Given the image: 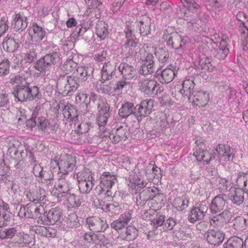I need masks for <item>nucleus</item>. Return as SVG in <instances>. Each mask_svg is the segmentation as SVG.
I'll use <instances>...</instances> for the list:
<instances>
[{"label":"nucleus","instance_id":"nucleus-1","mask_svg":"<svg viewBox=\"0 0 248 248\" xmlns=\"http://www.w3.org/2000/svg\"><path fill=\"white\" fill-rule=\"evenodd\" d=\"M10 83L15 85L13 93L19 101H30L41 98L39 88L36 86L30 87L24 76H14L10 78Z\"/></svg>","mask_w":248,"mask_h":248},{"label":"nucleus","instance_id":"nucleus-2","mask_svg":"<svg viewBox=\"0 0 248 248\" xmlns=\"http://www.w3.org/2000/svg\"><path fill=\"white\" fill-rule=\"evenodd\" d=\"M57 86L62 95L70 96L78 88L79 83L78 79L72 74L60 78Z\"/></svg>","mask_w":248,"mask_h":248},{"label":"nucleus","instance_id":"nucleus-3","mask_svg":"<svg viewBox=\"0 0 248 248\" xmlns=\"http://www.w3.org/2000/svg\"><path fill=\"white\" fill-rule=\"evenodd\" d=\"M78 186L80 193L88 194L90 193L95 185V179L93 173L89 170H83L78 172L77 175Z\"/></svg>","mask_w":248,"mask_h":248},{"label":"nucleus","instance_id":"nucleus-4","mask_svg":"<svg viewBox=\"0 0 248 248\" xmlns=\"http://www.w3.org/2000/svg\"><path fill=\"white\" fill-rule=\"evenodd\" d=\"M126 42L122 46L123 53L128 57L132 55H135L139 49L138 42L134 35L133 32L129 26H126L124 30Z\"/></svg>","mask_w":248,"mask_h":248},{"label":"nucleus","instance_id":"nucleus-5","mask_svg":"<svg viewBox=\"0 0 248 248\" xmlns=\"http://www.w3.org/2000/svg\"><path fill=\"white\" fill-rule=\"evenodd\" d=\"M63 219L62 210L59 207L51 208L46 215H43L40 218L41 224L53 225L61 223Z\"/></svg>","mask_w":248,"mask_h":248},{"label":"nucleus","instance_id":"nucleus-6","mask_svg":"<svg viewBox=\"0 0 248 248\" xmlns=\"http://www.w3.org/2000/svg\"><path fill=\"white\" fill-rule=\"evenodd\" d=\"M140 90L149 95H155L161 92L163 89L155 80L152 78H144L140 82Z\"/></svg>","mask_w":248,"mask_h":248},{"label":"nucleus","instance_id":"nucleus-7","mask_svg":"<svg viewBox=\"0 0 248 248\" xmlns=\"http://www.w3.org/2000/svg\"><path fill=\"white\" fill-rule=\"evenodd\" d=\"M58 180L55 184V187L61 193L65 195L73 188L74 177L68 174L58 173Z\"/></svg>","mask_w":248,"mask_h":248},{"label":"nucleus","instance_id":"nucleus-8","mask_svg":"<svg viewBox=\"0 0 248 248\" xmlns=\"http://www.w3.org/2000/svg\"><path fill=\"white\" fill-rule=\"evenodd\" d=\"M54 163L59 167V173L69 174V173L72 172L76 166V157L71 155H66L61 156L58 162Z\"/></svg>","mask_w":248,"mask_h":248},{"label":"nucleus","instance_id":"nucleus-9","mask_svg":"<svg viewBox=\"0 0 248 248\" xmlns=\"http://www.w3.org/2000/svg\"><path fill=\"white\" fill-rule=\"evenodd\" d=\"M60 59V54L58 52H52L46 55L44 57L38 60L34 63V68L36 70L42 72L48 67L55 64Z\"/></svg>","mask_w":248,"mask_h":248},{"label":"nucleus","instance_id":"nucleus-10","mask_svg":"<svg viewBox=\"0 0 248 248\" xmlns=\"http://www.w3.org/2000/svg\"><path fill=\"white\" fill-rule=\"evenodd\" d=\"M195 143L198 145L194 152V155L196 159L198 161H203L206 164L208 163L214 156L212 155L208 150L205 149V146L201 139H197L195 141Z\"/></svg>","mask_w":248,"mask_h":248},{"label":"nucleus","instance_id":"nucleus-11","mask_svg":"<svg viewBox=\"0 0 248 248\" xmlns=\"http://www.w3.org/2000/svg\"><path fill=\"white\" fill-rule=\"evenodd\" d=\"M154 107V101L152 99H147L142 101L140 104L137 105L134 107L133 115L137 117L139 120V117H144L149 115L152 112Z\"/></svg>","mask_w":248,"mask_h":248},{"label":"nucleus","instance_id":"nucleus-12","mask_svg":"<svg viewBox=\"0 0 248 248\" xmlns=\"http://www.w3.org/2000/svg\"><path fill=\"white\" fill-rule=\"evenodd\" d=\"M86 225L91 231L95 232H104L108 227L105 220L94 217L86 218Z\"/></svg>","mask_w":248,"mask_h":248},{"label":"nucleus","instance_id":"nucleus-13","mask_svg":"<svg viewBox=\"0 0 248 248\" xmlns=\"http://www.w3.org/2000/svg\"><path fill=\"white\" fill-rule=\"evenodd\" d=\"M232 217V213L228 210H224L220 213L212 215L210 218V223L214 227L219 228L228 223Z\"/></svg>","mask_w":248,"mask_h":248},{"label":"nucleus","instance_id":"nucleus-14","mask_svg":"<svg viewBox=\"0 0 248 248\" xmlns=\"http://www.w3.org/2000/svg\"><path fill=\"white\" fill-rule=\"evenodd\" d=\"M214 154L220 161L232 160L234 157L233 150L228 145L218 144Z\"/></svg>","mask_w":248,"mask_h":248},{"label":"nucleus","instance_id":"nucleus-15","mask_svg":"<svg viewBox=\"0 0 248 248\" xmlns=\"http://www.w3.org/2000/svg\"><path fill=\"white\" fill-rule=\"evenodd\" d=\"M46 33L45 29L35 22L32 23L29 27V34L33 42H40L46 35Z\"/></svg>","mask_w":248,"mask_h":248},{"label":"nucleus","instance_id":"nucleus-16","mask_svg":"<svg viewBox=\"0 0 248 248\" xmlns=\"http://www.w3.org/2000/svg\"><path fill=\"white\" fill-rule=\"evenodd\" d=\"M189 100L194 106L203 107L207 104L209 100V93L205 91L194 92L189 96Z\"/></svg>","mask_w":248,"mask_h":248},{"label":"nucleus","instance_id":"nucleus-17","mask_svg":"<svg viewBox=\"0 0 248 248\" xmlns=\"http://www.w3.org/2000/svg\"><path fill=\"white\" fill-rule=\"evenodd\" d=\"M27 199L35 203L43 201L46 197V192L44 189L35 186L26 191Z\"/></svg>","mask_w":248,"mask_h":248},{"label":"nucleus","instance_id":"nucleus-18","mask_svg":"<svg viewBox=\"0 0 248 248\" xmlns=\"http://www.w3.org/2000/svg\"><path fill=\"white\" fill-rule=\"evenodd\" d=\"M126 181L128 186L136 191L140 190L147 185L146 181L141 176L134 173L129 175Z\"/></svg>","mask_w":248,"mask_h":248},{"label":"nucleus","instance_id":"nucleus-19","mask_svg":"<svg viewBox=\"0 0 248 248\" xmlns=\"http://www.w3.org/2000/svg\"><path fill=\"white\" fill-rule=\"evenodd\" d=\"M232 183L234 186L238 187L248 195V174L243 172H238L235 178L232 179Z\"/></svg>","mask_w":248,"mask_h":248},{"label":"nucleus","instance_id":"nucleus-20","mask_svg":"<svg viewBox=\"0 0 248 248\" xmlns=\"http://www.w3.org/2000/svg\"><path fill=\"white\" fill-rule=\"evenodd\" d=\"M224 233L217 230H209L204 234V238L211 245H216L221 244L224 239Z\"/></svg>","mask_w":248,"mask_h":248},{"label":"nucleus","instance_id":"nucleus-21","mask_svg":"<svg viewBox=\"0 0 248 248\" xmlns=\"http://www.w3.org/2000/svg\"><path fill=\"white\" fill-rule=\"evenodd\" d=\"M207 207L203 204H200L193 207L188 215V220L191 223L202 220L207 211Z\"/></svg>","mask_w":248,"mask_h":248},{"label":"nucleus","instance_id":"nucleus-22","mask_svg":"<svg viewBox=\"0 0 248 248\" xmlns=\"http://www.w3.org/2000/svg\"><path fill=\"white\" fill-rule=\"evenodd\" d=\"M154 56L151 54H147L140 69V73L142 75L151 74L155 71Z\"/></svg>","mask_w":248,"mask_h":248},{"label":"nucleus","instance_id":"nucleus-23","mask_svg":"<svg viewBox=\"0 0 248 248\" xmlns=\"http://www.w3.org/2000/svg\"><path fill=\"white\" fill-rule=\"evenodd\" d=\"M244 193L238 187L232 186L228 194V199L237 205H241L244 201Z\"/></svg>","mask_w":248,"mask_h":248},{"label":"nucleus","instance_id":"nucleus-24","mask_svg":"<svg viewBox=\"0 0 248 248\" xmlns=\"http://www.w3.org/2000/svg\"><path fill=\"white\" fill-rule=\"evenodd\" d=\"M100 187L102 190L111 188L117 182L115 175L109 172L105 171L100 176Z\"/></svg>","mask_w":248,"mask_h":248},{"label":"nucleus","instance_id":"nucleus-25","mask_svg":"<svg viewBox=\"0 0 248 248\" xmlns=\"http://www.w3.org/2000/svg\"><path fill=\"white\" fill-rule=\"evenodd\" d=\"M27 17L21 13L15 14L13 16L12 27L16 31H22L28 25Z\"/></svg>","mask_w":248,"mask_h":248},{"label":"nucleus","instance_id":"nucleus-26","mask_svg":"<svg viewBox=\"0 0 248 248\" xmlns=\"http://www.w3.org/2000/svg\"><path fill=\"white\" fill-rule=\"evenodd\" d=\"M132 218V213L129 211H125L121 215L119 218L113 221L110 224L111 227L116 230H119L124 227L130 221Z\"/></svg>","mask_w":248,"mask_h":248},{"label":"nucleus","instance_id":"nucleus-27","mask_svg":"<svg viewBox=\"0 0 248 248\" xmlns=\"http://www.w3.org/2000/svg\"><path fill=\"white\" fill-rule=\"evenodd\" d=\"M118 69L125 79H132L136 77L137 72L135 68L127 63H121Z\"/></svg>","mask_w":248,"mask_h":248},{"label":"nucleus","instance_id":"nucleus-28","mask_svg":"<svg viewBox=\"0 0 248 248\" xmlns=\"http://www.w3.org/2000/svg\"><path fill=\"white\" fill-rule=\"evenodd\" d=\"M163 38L166 42L167 45L170 48L176 47V48H178V47H182L181 44L179 46L177 45L179 41H182V39L177 32L170 33L168 29H167L165 31Z\"/></svg>","mask_w":248,"mask_h":248},{"label":"nucleus","instance_id":"nucleus-29","mask_svg":"<svg viewBox=\"0 0 248 248\" xmlns=\"http://www.w3.org/2000/svg\"><path fill=\"white\" fill-rule=\"evenodd\" d=\"M147 213L150 215L149 217L153 229H157L158 227L163 226L164 222V216L158 214L156 210L153 209H149Z\"/></svg>","mask_w":248,"mask_h":248},{"label":"nucleus","instance_id":"nucleus-30","mask_svg":"<svg viewBox=\"0 0 248 248\" xmlns=\"http://www.w3.org/2000/svg\"><path fill=\"white\" fill-rule=\"evenodd\" d=\"M81 238L85 242L90 243L98 244L104 243L106 241V237L103 234L93 232H84L81 235Z\"/></svg>","mask_w":248,"mask_h":248},{"label":"nucleus","instance_id":"nucleus-31","mask_svg":"<svg viewBox=\"0 0 248 248\" xmlns=\"http://www.w3.org/2000/svg\"><path fill=\"white\" fill-rule=\"evenodd\" d=\"M109 139L114 144L125 141L127 139L126 131L122 126H121L112 130L111 134L109 136Z\"/></svg>","mask_w":248,"mask_h":248},{"label":"nucleus","instance_id":"nucleus-32","mask_svg":"<svg viewBox=\"0 0 248 248\" xmlns=\"http://www.w3.org/2000/svg\"><path fill=\"white\" fill-rule=\"evenodd\" d=\"M226 202L222 195L216 196L210 205V210L212 213H217L223 210L225 206Z\"/></svg>","mask_w":248,"mask_h":248},{"label":"nucleus","instance_id":"nucleus-33","mask_svg":"<svg viewBox=\"0 0 248 248\" xmlns=\"http://www.w3.org/2000/svg\"><path fill=\"white\" fill-rule=\"evenodd\" d=\"M115 66L114 63L108 62H105L101 71V79L103 80H109L114 74Z\"/></svg>","mask_w":248,"mask_h":248},{"label":"nucleus","instance_id":"nucleus-34","mask_svg":"<svg viewBox=\"0 0 248 248\" xmlns=\"http://www.w3.org/2000/svg\"><path fill=\"white\" fill-rule=\"evenodd\" d=\"M100 105H98L99 113L97 118V123L99 127L106 125L107 123L109 114L108 112V108L107 104L104 105L101 108Z\"/></svg>","mask_w":248,"mask_h":248},{"label":"nucleus","instance_id":"nucleus-35","mask_svg":"<svg viewBox=\"0 0 248 248\" xmlns=\"http://www.w3.org/2000/svg\"><path fill=\"white\" fill-rule=\"evenodd\" d=\"M156 189L155 187H147L140 192L137 196V201L140 200L143 203L140 202V204H144L145 202H147L149 199H152L155 196L153 193H155Z\"/></svg>","mask_w":248,"mask_h":248},{"label":"nucleus","instance_id":"nucleus-36","mask_svg":"<svg viewBox=\"0 0 248 248\" xmlns=\"http://www.w3.org/2000/svg\"><path fill=\"white\" fill-rule=\"evenodd\" d=\"M228 40L222 38L221 40L218 48L215 51V56L219 59L224 60L229 53V50L227 47Z\"/></svg>","mask_w":248,"mask_h":248},{"label":"nucleus","instance_id":"nucleus-37","mask_svg":"<svg viewBox=\"0 0 248 248\" xmlns=\"http://www.w3.org/2000/svg\"><path fill=\"white\" fill-rule=\"evenodd\" d=\"M199 66L203 71L212 72L214 66L211 64V59L202 54L199 58Z\"/></svg>","mask_w":248,"mask_h":248},{"label":"nucleus","instance_id":"nucleus-38","mask_svg":"<svg viewBox=\"0 0 248 248\" xmlns=\"http://www.w3.org/2000/svg\"><path fill=\"white\" fill-rule=\"evenodd\" d=\"M66 196V203L65 204L68 208L79 207L83 202L81 196H77L74 194L70 193L65 195Z\"/></svg>","mask_w":248,"mask_h":248},{"label":"nucleus","instance_id":"nucleus-39","mask_svg":"<svg viewBox=\"0 0 248 248\" xmlns=\"http://www.w3.org/2000/svg\"><path fill=\"white\" fill-rule=\"evenodd\" d=\"M2 47L7 52H13L17 49L18 44L14 38L7 35L3 41Z\"/></svg>","mask_w":248,"mask_h":248},{"label":"nucleus","instance_id":"nucleus-40","mask_svg":"<svg viewBox=\"0 0 248 248\" xmlns=\"http://www.w3.org/2000/svg\"><path fill=\"white\" fill-rule=\"evenodd\" d=\"M183 89L180 91L182 94L191 95L195 87L194 78L192 77H186L182 83Z\"/></svg>","mask_w":248,"mask_h":248},{"label":"nucleus","instance_id":"nucleus-41","mask_svg":"<svg viewBox=\"0 0 248 248\" xmlns=\"http://www.w3.org/2000/svg\"><path fill=\"white\" fill-rule=\"evenodd\" d=\"M137 26L139 28L140 33L141 35L145 36L150 33L151 21L149 17H144L137 22Z\"/></svg>","mask_w":248,"mask_h":248},{"label":"nucleus","instance_id":"nucleus-42","mask_svg":"<svg viewBox=\"0 0 248 248\" xmlns=\"http://www.w3.org/2000/svg\"><path fill=\"white\" fill-rule=\"evenodd\" d=\"M108 26L106 22L103 21H98L96 25V34L100 40H104L108 34Z\"/></svg>","mask_w":248,"mask_h":248},{"label":"nucleus","instance_id":"nucleus-43","mask_svg":"<svg viewBox=\"0 0 248 248\" xmlns=\"http://www.w3.org/2000/svg\"><path fill=\"white\" fill-rule=\"evenodd\" d=\"M32 239L33 237L31 235L22 231L17 232L14 238L16 243L19 244H29Z\"/></svg>","mask_w":248,"mask_h":248},{"label":"nucleus","instance_id":"nucleus-44","mask_svg":"<svg viewBox=\"0 0 248 248\" xmlns=\"http://www.w3.org/2000/svg\"><path fill=\"white\" fill-rule=\"evenodd\" d=\"M64 117L70 121H76L78 118L77 111L73 106L67 105L65 106L62 110Z\"/></svg>","mask_w":248,"mask_h":248},{"label":"nucleus","instance_id":"nucleus-45","mask_svg":"<svg viewBox=\"0 0 248 248\" xmlns=\"http://www.w3.org/2000/svg\"><path fill=\"white\" fill-rule=\"evenodd\" d=\"M30 214L31 216H32L33 218H38V222L41 224L40 218L45 214V211L43 206L39 204L38 206H31L29 207Z\"/></svg>","mask_w":248,"mask_h":248},{"label":"nucleus","instance_id":"nucleus-46","mask_svg":"<svg viewBox=\"0 0 248 248\" xmlns=\"http://www.w3.org/2000/svg\"><path fill=\"white\" fill-rule=\"evenodd\" d=\"M244 243L243 240L238 237L229 238L224 244V248H244Z\"/></svg>","mask_w":248,"mask_h":248},{"label":"nucleus","instance_id":"nucleus-47","mask_svg":"<svg viewBox=\"0 0 248 248\" xmlns=\"http://www.w3.org/2000/svg\"><path fill=\"white\" fill-rule=\"evenodd\" d=\"M89 68L86 66H78L72 74L78 79L86 80L87 77L90 76Z\"/></svg>","mask_w":248,"mask_h":248},{"label":"nucleus","instance_id":"nucleus-48","mask_svg":"<svg viewBox=\"0 0 248 248\" xmlns=\"http://www.w3.org/2000/svg\"><path fill=\"white\" fill-rule=\"evenodd\" d=\"M134 105L132 103L126 102L123 104L119 110V115L122 118H126L131 114H133Z\"/></svg>","mask_w":248,"mask_h":248},{"label":"nucleus","instance_id":"nucleus-49","mask_svg":"<svg viewBox=\"0 0 248 248\" xmlns=\"http://www.w3.org/2000/svg\"><path fill=\"white\" fill-rule=\"evenodd\" d=\"M138 236V230L132 226H128L124 233L121 234L122 237L126 240L131 241L135 239Z\"/></svg>","mask_w":248,"mask_h":248},{"label":"nucleus","instance_id":"nucleus-50","mask_svg":"<svg viewBox=\"0 0 248 248\" xmlns=\"http://www.w3.org/2000/svg\"><path fill=\"white\" fill-rule=\"evenodd\" d=\"M175 76L174 72L170 68L164 69L161 73V78H159L162 84L168 83L171 82Z\"/></svg>","mask_w":248,"mask_h":248},{"label":"nucleus","instance_id":"nucleus-51","mask_svg":"<svg viewBox=\"0 0 248 248\" xmlns=\"http://www.w3.org/2000/svg\"><path fill=\"white\" fill-rule=\"evenodd\" d=\"M108 80H103L101 78L100 80L98 81L95 86L96 90L102 93H109L111 90L112 87L110 85V82L108 83L107 81Z\"/></svg>","mask_w":248,"mask_h":248},{"label":"nucleus","instance_id":"nucleus-52","mask_svg":"<svg viewBox=\"0 0 248 248\" xmlns=\"http://www.w3.org/2000/svg\"><path fill=\"white\" fill-rule=\"evenodd\" d=\"M17 232L16 227L1 229L0 230V239L1 240L11 239Z\"/></svg>","mask_w":248,"mask_h":248},{"label":"nucleus","instance_id":"nucleus-53","mask_svg":"<svg viewBox=\"0 0 248 248\" xmlns=\"http://www.w3.org/2000/svg\"><path fill=\"white\" fill-rule=\"evenodd\" d=\"M188 202L186 196H182L176 198L173 201L172 205L178 211H182L187 207Z\"/></svg>","mask_w":248,"mask_h":248},{"label":"nucleus","instance_id":"nucleus-54","mask_svg":"<svg viewBox=\"0 0 248 248\" xmlns=\"http://www.w3.org/2000/svg\"><path fill=\"white\" fill-rule=\"evenodd\" d=\"M102 209L105 212H109L112 214H118L120 212L121 207L119 203L115 202L113 203L103 204Z\"/></svg>","mask_w":248,"mask_h":248},{"label":"nucleus","instance_id":"nucleus-55","mask_svg":"<svg viewBox=\"0 0 248 248\" xmlns=\"http://www.w3.org/2000/svg\"><path fill=\"white\" fill-rule=\"evenodd\" d=\"M37 54L34 48H30L23 54L22 61L25 63H31L36 58Z\"/></svg>","mask_w":248,"mask_h":248},{"label":"nucleus","instance_id":"nucleus-56","mask_svg":"<svg viewBox=\"0 0 248 248\" xmlns=\"http://www.w3.org/2000/svg\"><path fill=\"white\" fill-rule=\"evenodd\" d=\"M77 68V63L73 59L67 60L62 66V69L67 74Z\"/></svg>","mask_w":248,"mask_h":248},{"label":"nucleus","instance_id":"nucleus-57","mask_svg":"<svg viewBox=\"0 0 248 248\" xmlns=\"http://www.w3.org/2000/svg\"><path fill=\"white\" fill-rule=\"evenodd\" d=\"M21 146V143L18 141L13 139L11 140L8 144V152L12 155L13 153L14 155H16L18 151V148Z\"/></svg>","mask_w":248,"mask_h":248},{"label":"nucleus","instance_id":"nucleus-58","mask_svg":"<svg viewBox=\"0 0 248 248\" xmlns=\"http://www.w3.org/2000/svg\"><path fill=\"white\" fill-rule=\"evenodd\" d=\"M10 62L8 59H4L0 63V76H4L9 72Z\"/></svg>","mask_w":248,"mask_h":248},{"label":"nucleus","instance_id":"nucleus-59","mask_svg":"<svg viewBox=\"0 0 248 248\" xmlns=\"http://www.w3.org/2000/svg\"><path fill=\"white\" fill-rule=\"evenodd\" d=\"M155 55L162 63L165 62L169 58V53L165 49H159L156 51Z\"/></svg>","mask_w":248,"mask_h":248},{"label":"nucleus","instance_id":"nucleus-60","mask_svg":"<svg viewBox=\"0 0 248 248\" xmlns=\"http://www.w3.org/2000/svg\"><path fill=\"white\" fill-rule=\"evenodd\" d=\"M49 125L50 123L46 121L45 117H41L38 118L35 125H37L40 129L44 130L49 127Z\"/></svg>","mask_w":248,"mask_h":248},{"label":"nucleus","instance_id":"nucleus-61","mask_svg":"<svg viewBox=\"0 0 248 248\" xmlns=\"http://www.w3.org/2000/svg\"><path fill=\"white\" fill-rule=\"evenodd\" d=\"M181 1L184 7L188 8L189 10L198 9L200 6L196 3L194 0H181Z\"/></svg>","mask_w":248,"mask_h":248},{"label":"nucleus","instance_id":"nucleus-62","mask_svg":"<svg viewBox=\"0 0 248 248\" xmlns=\"http://www.w3.org/2000/svg\"><path fill=\"white\" fill-rule=\"evenodd\" d=\"M176 224L175 220L172 217H170L166 221L164 220L162 228L164 231L171 230Z\"/></svg>","mask_w":248,"mask_h":248},{"label":"nucleus","instance_id":"nucleus-63","mask_svg":"<svg viewBox=\"0 0 248 248\" xmlns=\"http://www.w3.org/2000/svg\"><path fill=\"white\" fill-rule=\"evenodd\" d=\"M10 214L9 212L0 213V228L7 225V222L10 220Z\"/></svg>","mask_w":248,"mask_h":248},{"label":"nucleus","instance_id":"nucleus-64","mask_svg":"<svg viewBox=\"0 0 248 248\" xmlns=\"http://www.w3.org/2000/svg\"><path fill=\"white\" fill-rule=\"evenodd\" d=\"M229 181L224 178H219L218 180V188L222 191L227 190L230 186Z\"/></svg>","mask_w":248,"mask_h":248}]
</instances>
